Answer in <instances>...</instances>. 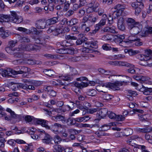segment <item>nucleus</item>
Returning a JSON list of instances; mask_svg holds the SVG:
<instances>
[{"instance_id":"7","label":"nucleus","mask_w":152,"mask_h":152,"mask_svg":"<svg viewBox=\"0 0 152 152\" xmlns=\"http://www.w3.org/2000/svg\"><path fill=\"white\" fill-rule=\"evenodd\" d=\"M25 82L29 83L28 85L26 84H23L22 89H29L34 90H35L34 86H37L39 85V82L35 80H26Z\"/></svg>"},{"instance_id":"26","label":"nucleus","mask_w":152,"mask_h":152,"mask_svg":"<svg viewBox=\"0 0 152 152\" xmlns=\"http://www.w3.org/2000/svg\"><path fill=\"white\" fill-rule=\"evenodd\" d=\"M118 66H125L134 68V66L132 64H130L126 61H118Z\"/></svg>"},{"instance_id":"23","label":"nucleus","mask_w":152,"mask_h":152,"mask_svg":"<svg viewBox=\"0 0 152 152\" xmlns=\"http://www.w3.org/2000/svg\"><path fill=\"white\" fill-rule=\"evenodd\" d=\"M133 78L137 80L142 82L148 80L149 79V78L148 77L141 75H134L133 76Z\"/></svg>"},{"instance_id":"32","label":"nucleus","mask_w":152,"mask_h":152,"mask_svg":"<svg viewBox=\"0 0 152 152\" xmlns=\"http://www.w3.org/2000/svg\"><path fill=\"white\" fill-rule=\"evenodd\" d=\"M32 151L31 145L28 144L25 145L22 149V152H31Z\"/></svg>"},{"instance_id":"31","label":"nucleus","mask_w":152,"mask_h":152,"mask_svg":"<svg viewBox=\"0 0 152 152\" xmlns=\"http://www.w3.org/2000/svg\"><path fill=\"white\" fill-rule=\"evenodd\" d=\"M96 135L99 138H101L103 136H109V134L103 132V131H101V129L96 132L95 133Z\"/></svg>"},{"instance_id":"5","label":"nucleus","mask_w":152,"mask_h":152,"mask_svg":"<svg viewBox=\"0 0 152 152\" xmlns=\"http://www.w3.org/2000/svg\"><path fill=\"white\" fill-rule=\"evenodd\" d=\"M5 50L7 52L11 55H13L14 56L17 57H20L22 55V48H14L8 47L5 48Z\"/></svg>"},{"instance_id":"17","label":"nucleus","mask_w":152,"mask_h":152,"mask_svg":"<svg viewBox=\"0 0 152 152\" xmlns=\"http://www.w3.org/2000/svg\"><path fill=\"white\" fill-rule=\"evenodd\" d=\"M75 49L72 48H68L65 49H60L58 50L57 52L61 54H73L74 53Z\"/></svg>"},{"instance_id":"52","label":"nucleus","mask_w":152,"mask_h":152,"mask_svg":"<svg viewBox=\"0 0 152 152\" xmlns=\"http://www.w3.org/2000/svg\"><path fill=\"white\" fill-rule=\"evenodd\" d=\"M19 41L20 42H29L30 40L27 37L25 36L21 37Z\"/></svg>"},{"instance_id":"56","label":"nucleus","mask_w":152,"mask_h":152,"mask_svg":"<svg viewBox=\"0 0 152 152\" xmlns=\"http://www.w3.org/2000/svg\"><path fill=\"white\" fill-rule=\"evenodd\" d=\"M15 140L13 139H10L8 140L7 142L10 145L13 147L15 145Z\"/></svg>"},{"instance_id":"47","label":"nucleus","mask_w":152,"mask_h":152,"mask_svg":"<svg viewBox=\"0 0 152 152\" xmlns=\"http://www.w3.org/2000/svg\"><path fill=\"white\" fill-rule=\"evenodd\" d=\"M115 59L121 60L124 59L125 57L124 55L122 54H119L117 55H115L113 57Z\"/></svg>"},{"instance_id":"35","label":"nucleus","mask_w":152,"mask_h":152,"mask_svg":"<svg viewBox=\"0 0 152 152\" xmlns=\"http://www.w3.org/2000/svg\"><path fill=\"white\" fill-rule=\"evenodd\" d=\"M113 97V96L112 95L106 94H102V98L103 99L107 100H110Z\"/></svg>"},{"instance_id":"63","label":"nucleus","mask_w":152,"mask_h":152,"mask_svg":"<svg viewBox=\"0 0 152 152\" xmlns=\"http://www.w3.org/2000/svg\"><path fill=\"white\" fill-rule=\"evenodd\" d=\"M65 38L66 39L68 40H76L77 39V38L76 37L73 36H71L69 35H66Z\"/></svg>"},{"instance_id":"48","label":"nucleus","mask_w":152,"mask_h":152,"mask_svg":"<svg viewBox=\"0 0 152 152\" xmlns=\"http://www.w3.org/2000/svg\"><path fill=\"white\" fill-rule=\"evenodd\" d=\"M105 23L106 19H102L98 24L96 25V26L98 27H99L100 28L101 26L104 25L105 24Z\"/></svg>"},{"instance_id":"12","label":"nucleus","mask_w":152,"mask_h":152,"mask_svg":"<svg viewBox=\"0 0 152 152\" xmlns=\"http://www.w3.org/2000/svg\"><path fill=\"white\" fill-rule=\"evenodd\" d=\"M97 19L96 17L93 16L92 15H90L84 17L83 20L84 22L88 23L89 26H92L94 24Z\"/></svg>"},{"instance_id":"10","label":"nucleus","mask_w":152,"mask_h":152,"mask_svg":"<svg viewBox=\"0 0 152 152\" xmlns=\"http://www.w3.org/2000/svg\"><path fill=\"white\" fill-rule=\"evenodd\" d=\"M115 9H117V10L113 14V16L115 18H118L122 14L124 8L120 4H118L115 7Z\"/></svg>"},{"instance_id":"64","label":"nucleus","mask_w":152,"mask_h":152,"mask_svg":"<svg viewBox=\"0 0 152 152\" xmlns=\"http://www.w3.org/2000/svg\"><path fill=\"white\" fill-rule=\"evenodd\" d=\"M74 12V11L71 10H69L65 14V15L66 17H69L72 16Z\"/></svg>"},{"instance_id":"60","label":"nucleus","mask_w":152,"mask_h":152,"mask_svg":"<svg viewBox=\"0 0 152 152\" xmlns=\"http://www.w3.org/2000/svg\"><path fill=\"white\" fill-rule=\"evenodd\" d=\"M61 31L59 28H56L55 27V29L53 31V34L55 36H57L61 32Z\"/></svg>"},{"instance_id":"36","label":"nucleus","mask_w":152,"mask_h":152,"mask_svg":"<svg viewBox=\"0 0 152 152\" xmlns=\"http://www.w3.org/2000/svg\"><path fill=\"white\" fill-rule=\"evenodd\" d=\"M23 18L21 16L18 15L15 19L12 20V23L16 24H19L23 21Z\"/></svg>"},{"instance_id":"11","label":"nucleus","mask_w":152,"mask_h":152,"mask_svg":"<svg viewBox=\"0 0 152 152\" xmlns=\"http://www.w3.org/2000/svg\"><path fill=\"white\" fill-rule=\"evenodd\" d=\"M38 131L41 133V135L44 136V138L42 139V142L46 144H50L51 142V139L50 135L45 133L43 129H38Z\"/></svg>"},{"instance_id":"40","label":"nucleus","mask_w":152,"mask_h":152,"mask_svg":"<svg viewBox=\"0 0 152 152\" xmlns=\"http://www.w3.org/2000/svg\"><path fill=\"white\" fill-rule=\"evenodd\" d=\"M97 93L96 91L94 89H89L87 90L86 92L87 94L89 96H94Z\"/></svg>"},{"instance_id":"18","label":"nucleus","mask_w":152,"mask_h":152,"mask_svg":"<svg viewBox=\"0 0 152 152\" xmlns=\"http://www.w3.org/2000/svg\"><path fill=\"white\" fill-rule=\"evenodd\" d=\"M62 126L60 124L55 123L54 124L51 125L50 129L55 134H58L60 130L62 128Z\"/></svg>"},{"instance_id":"41","label":"nucleus","mask_w":152,"mask_h":152,"mask_svg":"<svg viewBox=\"0 0 152 152\" xmlns=\"http://www.w3.org/2000/svg\"><path fill=\"white\" fill-rule=\"evenodd\" d=\"M43 72L46 75L50 77L54 75L55 74V72L51 70L45 69Z\"/></svg>"},{"instance_id":"15","label":"nucleus","mask_w":152,"mask_h":152,"mask_svg":"<svg viewBox=\"0 0 152 152\" xmlns=\"http://www.w3.org/2000/svg\"><path fill=\"white\" fill-rule=\"evenodd\" d=\"M2 75L3 77H9L12 76V75H16V73H15V70L8 69L2 71Z\"/></svg>"},{"instance_id":"28","label":"nucleus","mask_w":152,"mask_h":152,"mask_svg":"<svg viewBox=\"0 0 152 152\" xmlns=\"http://www.w3.org/2000/svg\"><path fill=\"white\" fill-rule=\"evenodd\" d=\"M10 34V32L8 30L4 31L3 28H0V35L3 38L5 39L8 37Z\"/></svg>"},{"instance_id":"21","label":"nucleus","mask_w":152,"mask_h":152,"mask_svg":"<svg viewBox=\"0 0 152 152\" xmlns=\"http://www.w3.org/2000/svg\"><path fill=\"white\" fill-rule=\"evenodd\" d=\"M19 69V70L17 69V71H15V73H16V75L18 74H22L23 73H28L30 71V69L28 68V67L23 66L18 67Z\"/></svg>"},{"instance_id":"19","label":"nucleus","mask_w":152,"mask_h":152,"mask_svg":"<svg viewBox=\"0 0 152 152\" xmlns=\"http://www.w3.org/2000/svg\"><path fill=\"white\" fill-rule=\"evenodd\" d=\"M137 89L140 91L143 92L144 95H148L152 94V88L145 87L143 85L141 88H137Z\"/></svg>"},{"instance_id":"9","label":"nucleus","mask_w":152,"mask_h":152,"mask_svg":"<svg viewBox=\"0 0 152 152\" xmlns=\"http://www.w3.org/2000/svg\"><path fill=\"white\" fill-rule=\"evenodd\" d=\"M6 111L10 113L11 117L9 116H5L4 119L5 120H11V118L17 119V121H18L21 119L22 116L20 115L16 114L14 111H12L11 109L7 108Z\"/></svg>"},{"instance_id":"8","label":"nucleus","mask_w":152,"mask_h":152,"mask_svg":"<svg viewBox=\"0 0 152 152\" xmlns=\"http://www.w3.org/2000/svg\"><path fill=\"white\" fill-rule=\"evenodd\" d=\"M117 38L120 39L119 42L120 45L124 47H127L129 44L131 42V41H134L135 39H132L131 36H129L128 37V39L127 40L123 41V40L125 38L124 35H120L118 34L117 36Z\"/></svg>"},{"instance_id":"16","label":"nucleus","mask_w":152,"mask_h":152,"mask_svg":"<svg viewBox=\"0 0 152 152\" xmlns=\"http://www.w3.org/2000/svg\"><path fill=\"white\" fill-rule=\"evenodd\" d=\"M142 28V26L139 22L136 24L134 26L132 30L133 31V33L135 35L140 34V35L141 34V33Z\"/></svg>"},{"instance_id":"57","label":"nucleus","mask_w":152,"mask_h":152,"mask_svg":"<svg viewBox=\"0 0 152 152\" xmlns=\"http://www.w3.org/2000/svg\"><path fill=\"white\" fill-rule=\"evenodd\" d=\"M70 5V3L69 1H66V2L64 4V10L65 11H66L68 10L69 8Z\"/></svg>"},{"instance_id":"33","label":"nucleus","mask_w":152,"mask_h":152,"mask_svg":"<svg viewBox=\"0 0 152 152\" xmlns=\"http://www.w3.org/2000/svg\"><path fill=\"white\" fill-rule=\"evenodd\" d=\"M58 134H60L62 137H66L68 135V134L66 129L63 128V127L60 130Z\"/></svg>"},{"instance_id":"58","label":"nucleus","mask_w":152,"mask_h":152,"mask_svg":"<svg viewBox=\"0 0 152 152\" xmlns=\"http://www.w3.org/2000/svg\"><path fill=\"white\" fill-rule=\"evenodd\" d=\"M125 119L124 117L122 115H117L115 120L117 121H123Z\"/></svg>"},{"instance_id":"49","label":"nucleus","mask_w":152,"mask_h":152,"mask_svg":"<svg viewBox=\"0 0 152 152\" xmlns=\"http://www.w3.org/2000/svg\"><path fill=\"white\" fill-rule=\"evenodd\" d=\"M110 125L107 124H104L100 128L101 131H105L107 130L110 128Z\"/></svg>"},{"instance_id":"22","label":"nucleus","mask_w":152,"mask_h":152,"mask_svg":"<svg viewBox=\"0 0 152 152\" xmlns=\"http://www.w3.org/2000/svg\"><path fill=\"white\" fill-rule=\"evenodd\" d=\"M108 110L106 108H101L99 109H98L97 114L101 118L105 117L107 113Z\"/></svg>"},{"instance_id":"42","label":"nucleus","mask_w":152,"mask_h":152,"mask_svg":"<svg viewBox=\"0 0 152 152\" xmlns=\"http://www.w3.org/2000/svg\"><path fill=\"white\" fill-rule=\"evenodd\" d=\"M78 22V20L76 18L72 19L70 21L67 22V24L68 25L71 26L74 25Z\"/></svg>"},{"instance_id":"46","label":"nucleus","mask_w":152,"mask_h":152,"mask_svg":"<svg viewBox=\"0 0 152 152\" xmlns=\"http://www.w3.org/2000/svg\"><path fill=\"white\" fill-rule=\"evenodd\" d=\"M83 6V3L79 4H75L73 5L72 9L74 11H76L79 8Z\"/></svg>"},{"instance_id":"59","label":"nucleus","mask_w":152,"mask_h":152,"mask_svg":"<svg viewBox=\"0 0 152 152\" xmlns=\"http://www.w3.org/2000/svg\"><path fill=\"white\" fill-rule=\"evenodd\" d=\"M149 115L148 114L141 115L140 116V119L142 121L148 120V119L147 118V117Z\"/></svg>"},{"instance_id":"50","label":"nucleus","mask_w":152,"mask_h":152,"mask_svg":"<svg viewBox=\"0 0 152 152\" xmlns=\"http://www.w3.org/2000/svg\"><path fill=\"white\" fill-rule=\"evenodd\" d=\"M140 53V51L138 50H133L132 49H129V55L130 56H132L139 53Z\"/></svg>"},{"instance_id":"45","label":"nucleus","mask_w":152,"mask_h":152,"mask_svg":"<svg viewBox=\"0 0 152 152\" xmlns=\"http://www.w3.org/2000/svg\"><path fill=\"white\" fill-rule=\"evenodd\" d=\"M53 140L56 144H59L62 140L61 138L58 135H55L53 138Z\"/></svg>"},{"instance_id":"43","label":"nucleus","mask_w":152,"mask_h":152,"mask_svg":"<svg viewBox=\"0 0 152 152\" xmlns=\"http://www.w3.org/2000/svg\"><path fill=\"white\" fill-rule=\"evenodd\" d=\"M113 36L108 34L103 36L102 37V39L104 41L110 40L112 39Z\"/></svg>"},{"instance_id":"44","label":"nucleus","mask_w":152,"mask_h":152,"mask_svg":"<svg viewBox=\"0 0 152 152\" xmlns=\"http://www.w3.org/2000/svg\"><path fill=\"white\" fill-rule=\"evenodd\" d=\"M53 152H61L63 148L60 145H56L54 146Z\"/></svg>"},{"instance_id":"62","label":"nucleus","mask_w":152,"mask_h":152,"mask_svg":"<svg viewBox=\"0 0 152 152\" xmlns=\"http://www.w3.org/2000/svg\"><path fill=\"white\" fill-rule=\"evenodd\" d=\"M82 57L81 56L78 57H74L72 58V60L74 62H76L82 60Z\"/></svg>"},{"instance_id":"14","label":"nucleus","mask_w":152,"mask_h":152,"mask_svg":"<svg viewBox=\"0 0 152 152\" xmlns=\"http://www.w3.org/2000/svg\"><path fill=\"white\" fill-rule=\"evenodd\" d=\"M126 24L128 28L131 30L134 26L137 23L135 20L131 18H127L126 19Z\"/></svg>"},{"instance_id":"6","label":"nucleus","mask_w":152,"mask_h":152,"mask_svg":"<svg viewBox=\"0 0 152 152\" xmlns=\"http://www.w3.org/2000/svg\"><path fill=\"white\" fill-rule=\"evenodd\" d=\"M122 84L121 82L116 81L114 83H104L102 84V86H105L106 88H110L114 90H118L119 89L118 87L121 86Z\"/></svg>"},{"instance_id":"2","label":"nucleus","mask_w":152,"mask_h":152,"mask_svg":"<svg viewBox=\"0 0 152 152\" xmlns=\"http://www.w3.org/2000/svg\"><path fill=\"white\" fill-rule=\"evenodd\" d=\"M77 74V70L73 68L72 69L70 75L58 76L59 79L57 80L58 83H57V85H59V86L64 85L65 83V81H69L71 80L72 78L71 75L73 76Z\"/></svg>"},{"instance_id":"55","label":"nucleus","mask_w":152,"mask_h":152,"mask_svg":"<svg viewBox=\"0 0 152 152\" xmlns=\"http://www.w3.org/2000/svg\"><path fill=\"white\" fill-rule=\"evenodd\" d=\"M17 43V40L11 41L9 43V46L12 48L15 46Z\"/></svg>"},{"instance_id":"54","label":"nucleus","mask_w":152,"mask_h":152,"mask_svg":"<svg viewBox=\"0 0 152 152\" xmlns=\"http://www.w3.org/2000/svg\"><path fill=\"white\" fill-rule=\"evenodd\" d=\"M108 115L110 118L115 120L117 115L114 113L111 112L108 114Z\"/></svg>"},{"instance_id":"4","label":"nucleus","mask_w":152,"mask_h":152,"mask_svg":"<svg viewBox=\"0 0 152 152\" xmlns=\"http://www.w3.org/2000/svg\"><path fill=\"white\" fill-rule=\"evenodd\" d=\"M11 16L8 15H0V22H8L10 21L12 22V20L15 19L18 15L16 12L14 11L10 12Z\"/></svg>"},{"instance_id":"29","label":"nucleus","mask_w":152,"mask_h":152,"mask_svg":"<svg viewBox=\"0 0 152 152\" xmlns=\"http://www.w3.org/2000/svg\"><path fill=\"white\" fill-rule=\"evenodd\" d=\"M138 131L142 132H149L152 131V127H146L143 128H137Z\"/></svg>"},{"instance_id":"51","label":"nucleus","mask_w":152,"mask_h":152,"mask_svg":"<svg viewBox=\"0 0 152 152\" xmlns=\"http://www.w3.org/2000/svg\"><path fill=\"white\" fill-rule=\"evenodd\" d=\"M26 63L28 64L33 65L35 64H38L39 63L38 62L35 60L31 59H28L26 61Z\"/></svg>"},{"instance_id":"27","label":"nucleus","mask_w":152,"mask_h":152,"mask_svg":"<svg viewBox=\"0 0 152 152\" xmlns=\"http://www.w3.org/2000/svg\"><path fill=\"white\" fill-rule=\"evenodd\" d=\"M149 34H152V27H150L144 29L140 35L142 37H145Z\"/></svg>"},{"instance_id":"34","label":"nucleus","mask_w":152,"mask_h":152,"mask_svg":"<svg viewBox=\"0 0 152 152\" xmlns=\"http://www.w3.org/2000/svg\"><path fill=\"white\" fill-rule=\"evenodd\" d=\"M98 71L101 73L106 75H110L112 74L111 71L110 70H106L102 68L99 69Z\"/></svg>"},{"instance_id":"3","label":"nucleus","mask_w":152,"mask_h":152,"mask_svg":"<svg viewBox=\"0 0 152 152\" xmlns=\"http://www.w3.org/2000/svg\"><path fill=\"white\" fill-rule=\"evenodd\" d=\"M86 46L88 48H92L83 47L82 49V52L84 53H92L97 51L94 50V48H97V44L96 41L87 42L86 43Z\"/></svg>"},{"instance_id":"20","label":"nucleus","mask_w":152,"mask_h":152,"mask_svg":"<svg viewBox=\"0 0 152 152\" xmlns=\"http://www.w3.org/2000/svg\"><path fill=\"white\" fill-rule=\"evenodd\" d=\"M47 22L43 19L38 20L36 25V27L39 29H43L46 28Z\"/></svg>"},{"instance_id":"25","label":"nucleus","mask_w":152,"mask_h":152,"mask_svg":"<svg viewBox=\"0 0 152 152\" xmlns=\"http://www.w3.org/2000/svg\"><path fill=\"white\" fill-rule=\"evenodd\" d=\"M23 84L15 83L14 82H11L9 86L10 88L13 90H15L17 88H22Z\"/></svg>"},{"instance_id":"13","label":"nucleus","mask_w":152,"mask_h":152,"mask_svg":"<svg viewBox=\"0 0 152 152\" xmlns=\"http://www.w3.org/2000/svg\"><path fill=\"white\" fill-rule=\"evenodd\" d=\"M34 121L35 124L41 125L42 126L47 129H50V127L48 125V121L41 119H35Z\"/></svg>"},{"instance_id":"61","label":"nucleus","mask_w":152,"mask_h":152,"mask_svg":"<svg viewBox=\"0 0 152 152\" xmlns=\"http://www.w3.org/2000/svg\"><path fill=\"white\" fill-rule=\"evenodd\" d=\"M108 44H104L102 48L103 49L106 50H110L111 49V47L110 46H108Z\"/></svg>"},{"instance_id":"39","label":"nucleus","mask_w":152,"mask_h":152,"mask_svg":"<svg viewBox=\"0 0 152 152\" xmlns=\"http://www.w3.org/2000/svg\"><path fill=\"white\" fill-rule=\"evenodd\" d=\"M80 29L85 32H87L90 30L89 27H86V25L85 23H83L81 25V27H80Z\"/></svg>"},{"instance_id":"24","label":"nucleus","mask_w":152,"mask_h":152,"mask_svg":"<svg viewBox=\"0 0 152 152\" xmlns=\"http://www.w3.org/2000/svg\"><path fill=\"white\" fill-rule=\"evenodd\" d=\"M138 94L136 91L129 90L128 91L127 98L130 101H132L134 99V97L136 96Z\"/></svg>"},{"instance_id":"38","label":"nucleus","mask_w":152,"mask_h":152,"mask_svg":"<svg viewBox=\"0 0 152 152\" xmlns=\"http://www.w3.org/2000/svg\"><path fill=\"white\" fill-rule=\"evenodd\" d=\"M99 6V4L96 1H92L88 4V6L92 7L95 10Z\"/></svg>"},{"instance_id":"1","label":"nucleus","mask_w":152,"mask_h":152,"mask_svg":"<svg viewBox=\"0 0 152 152\" xmlns=\"http://www.w3.org/2000/svg\"><path fill=\"white\" fill-rule=\"evenodd\" d=\"M152 51L150 49L145 50L143 54L139 56V58L143 62H140V64L141 65L152 67Z\"/></svg>"},{"instance_id":"53","label":"nucleus","mask_w":152,"mask_h":152,"mask_svg":"<svg viewBox=\"0 0 152 152\" xmlns=\"http://www.w3.org/2000/svg\"><path fill=\"white\" fill-rule=\"evenodd\" d=\"M132 36V39H135V40L133 41H136V42L135 43V45H136L137 46H139L142 45V42L140 41V39L135 38L134 37L133 38L132 36Z\"/></svg>"},{"instance_id":"37","label":"nucleus","mask_w":152,"mask_h":152,"mask_svg":"<svg viewBox=\"0 0 152 152\" xmlns=\"http://www.w3.org/2000/svg\"><path fill=\"white\" fill-rule=\"evenodd\" d=\"M58 21V18L56 17L53 18L48 19L47 21V23L48 25L54 24Z\"/></svg>"},{"instance_id":"30","label":"nucleus","mask_w":152,"mask_h":152,"mask_svg":"<svg viewBox=\"0 0 152 152\" xmlns=\"http://www.w3.org/2000/svg\"><path fill=\"white\" fill-rule=\"evenodd\" d=\"M88 84L87 82H81L79 83V82H76L75 84V86L79 88H81L84 87H86L88 86Z\"/></svg>"}]
</instances>
